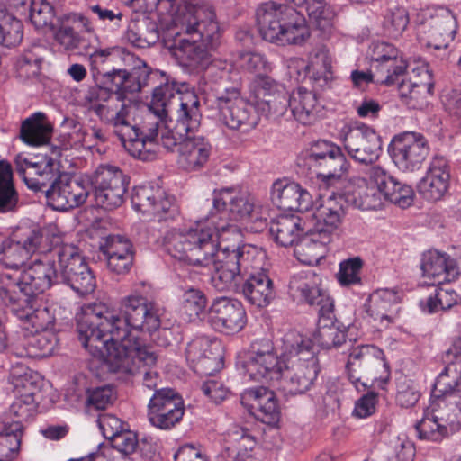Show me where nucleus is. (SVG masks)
<instances>
[{"label": "nucleus", "instance_id": "e433bc0d", "mask_svg": "<svg viewBox=\"0 0 461 461\" xmlns=\"http://www.w3.org/2000/svg\"><path fill=\"white\" fill-rule=\"evenodd\" d=\"M370 183L372 185H368L364 178L354 180L344 195L347 203L363 211L382 208L385 201L384 191L379 185Z\"/></svg>", "mask_w": 461, "mask_h": 461}, {"label": "nucleus", "instance_id": "6ab92c4d", "mask_svg": "<svg viewBox=\"0 0 461 461\" xmlns=\"http://www.w3.org/2000/svg\"><path fill=\"white\" fill-rule=\"evenodd\" d=\"M185 413L182 397L171 388H160L154 392L148 403V420L150 424L162 430L175 428Z\"/></svg>", "mask_w": 461, "mask_h": 461}, {"label": "nucleus", "instance_id": "f257e3e1", "mask_svg": "<svg viewBox=\"0 0 461 461\" xmlns=\"http://www.w3.org/2000/svg\"><path fill=\"white\" fill-rule=\"evenodd\" d=\"M212 206L205 218L190 226L172 228L163 238L166 251L174 258L195 267H209L216 256L218 274L214 279L230 282L240 271L263 257L258 247L242 243L237 221L255 232L267 226L268 210L237 187L215 189Z\"/></svg>", "mask_w": 461, "mask_h": 461}, {"label": "nucleus", "instance_id": "6e6d98bb", "mask_svg": "<svg viewBox=\"0 0 461 461\" xmlns=\"http://www.w3.org/2000/svg\"><path fill=\"white\" fill-rule=\"evenodd\" d=\"M459 390H461V375L455 366L448 365L436 378L431 395L447 398Z\"/></svg>", "mask_w": 461, "mask_h": 461}, {"label": "nucleus", "instance_id": "3c124183", "mask_svg": "<svg viewBox=\"0 0 461 461\" xmlns=\"http://www.w3.org/2000/svg\"><path fill=\"white\" fill-rule=\"evenodd\" d=\"M51 249L58 267L59 281L65 282L77 268L76 258L83 257L80 255L77 247L71 244L55 245Z\"/></svg>", "mask_w": 461, "mask_h": 461}, {"label": "nucleus", "instance_id": "dca6fc26", "mask_svg": "<svg viewBox=\"0 0 461 461\" xmlns=\"http://www.w3.org/2000/svg\"><path fill=\"white\" fill-rule=\"evenodd\" d=\"M306 163L314 168L319 179L330 185L339 180L349 164L340 147L328 140H318L307 151Z\"/></svg>", "mask_w": 461, "mask_h": 461}, {"label": "nucleus", "instance_id": "cd10ccee", "mask_svg": "<svg viewBox=\"0 0 461 461\" xmlns=\"http://www.w3.org/2000/svg\"><path fill=\"white\" fill-rule=\"evenodd\" d=\"M11 307L12 312L22 321L29 331L53 330L55 316L50 309L41 302L38 296L25 297L18 296L14 303H5Z\"/></svg>", "mask_w": 461, "mask_h": 461}, {"label": "nucleus", "instance_id": "7ed1b4c3", "mask_svg": "<svg viewBox=\"0 0 461 461\" xmlns=\"http://www.w3.org/2000/svg\"><path fill=\"white\" fill-rule=\"evenodd\" d=\"M167 44L183 67L205 70L212 75L220 70V78L227 77L226 64L211 59L207 49H215L221 31L212 5L204 0H181L171 15Z\"/></svg>", "mask_w": 461, "mask_h": 461}, {"label": "nucleus", "instance_id": "473e14b6", "mask_svg": "<svg viewBox=\"0 0 461 461\" xmlns=\"http://www.w3.org/2000/svg\"><path fill=\"white\" fill-rule=\"evenodd\" d=\"M366 175L369 181L381 186L385 200L397 204L401 208H407L412 204L414 192L411 186L398 181L384 167L372 166L368 168Z\"/></svg>", "mask_w": 461, "mask_h": 461}, {"label": "nucleus", "instance_id": "c756f323", "mask_svg": "<svg viewBox=\"0 0 461 461\" xmlns=\"http://www.w3.org/2000/svg\"><path fill=\"white\" fill-rule=\"evenodd\" d=\"M42 235L38 229L29 230L18 241L5 238L0 248V263L6 268L18 269L39 250Z\"/></svg>", "mask_w": 461, "mask_h": 461}, {"label": "nucleus", "instance_id": "f8f14e48", "mask_svg": "<svg viewBox=\"0 0 461 461\" xmlns=\"http://www.w3.org/2000/svg\"><path fill=\"white\" fill-rule=\"evenodd\" d=\"M346 371L357 390L365 389L369 382L386 381L389 377L384 353L374 345L353 348L348 355Z\"/></svg>", "mask_w": 461, "mask_h": 461}, {"label": "nucleus", "instance_id": "0e129e2a", "mask_svg": "<svg viewBox=\"0 0 461 461\" xmlns=\"http://www.w3.org/2000/svg\"><path fill=\"white\" fill-rule=\"evenodd\" d=\"M27 15L35 28L40 29L52 23L54 17V9L46 0H32L30 5Z\"/></svg>", "mask_w": 461, "mask_h": 461}, {"label": "nucleus", "instance_id": "f3484780", "mask_svg": "<svg viewBox=\"0 0 461 461\" xmlns=\"http://www.w3.org/2000/svg\"><path fill=\"white\" fill-rule=\"evenodd\" d=\"M429 152L426 138L414 131L395 135L388 145V153L402 172H415L421 168Z\"/></svg>", "mask_w": 461, "mask_h": 461}, {"label": "nucleus", "instance_id": "2f4dec72", "mask_svg": "<svg viewBox=\"0 0 461 461\" xmlns=\"http://www.w3.org/2000/svg\"><path fill=\"white\" fill-rule=\"evenodd\" d=\"M241 403L259 420L275 424L279 420V408L272 391L260 386L246 389L240 395Z\"/></svg>", "mask_w": 461, "mask_h": 461}, {"label": "nucleus", "instance_id": "e2e57ef3", "mask_svg": "<svg viewBox=\"0 0 461 461\" xmlns=\"http://www.w3.org/2000/svg\"><path fill=\"white\" fill-rule=\"evenodd\" d=\"M122 55H123L124 61H131L134 59L131 53L126 52L119 47L98 49L95 50L89 57L93 76L95 77L99 75L104 76L106 71H104L101 66L108 60L119 58Z\"/></svg>", "mask_w": 461, "mask_h": 461}, {"label": "nucleus", "instance_id": "6e6552de", "mask_svg": "<svg viewBox=\"0 0 461 461\" xmlns=\"http://www.w3.org/2000/svg\"><path fill=\"white\" fill-rule=\"evenodd\" d=\"M59 272L52 249L35 253L30 265L19 277L0 274V300L3 303H14L19 290L25 297L38 296L59 283Z\"/></svg>", "mask_w": 461, "mask_h": 461}, {"label": "nucleus", "instance_id": "412c9836", "mask_svg": "<svg viewBox=\"0 0 461 461\" xmlns=\"http://www.w3.org/2000/svg\"><path fill=\"white\" fill-rule=\"evenodd\" d=\"M164 74L158 70H151L144 62L139 60V65L135 66L131 72L125 69H113L111 72H105L104 77L105 81L111 83V90L117 95L118 100L126 102L128 94H134L141 91L147 86L153 85Z\"/></svg>", "mask_w": 461, "mask_h": 461}, {"label": "nucleus", "instance_id": "4468645a", "mask_svg": "<svg viewBox=\"0 0 461 461\" xmlns=\"http://www.w3.org/2000/svg\"><path fill=\"white\" fill-rule=\"evenodd\" d=\"M202 113L200 112V101L194 93H186L180 98V108L176 111V124L174 129L165 125L166 119H161V125L158 130V135L154 139V156L155 148L158 141L160 134V143L167 149H173L175 147H180L181 141L189 132L197 130L200 126Z\"/></svg>", "mask_w": 461, "mask_h": 461}, {"label": "nucleus", "instance_id": "4d7b16f0", "mask_svg": "<svg viewBox=\"0 0 461 461\" xmlns=\"http://www.w3.org/2000/svg\"><path fill=\"white\" fill-rule=\"evenodd\" d=\"M410 23L408 11L402 6H395L387 11L383 22L384 33L393 39L400 38Z\"/></svg>", "mask_w": 461, "mask_h": 461}, {"label": "nucleus", "instance_id": "39448f33", "mask_svg": "<svg viewBox=\"0 0 461 461\" xmlns=\"http://www.w3.org/2000/svg\"><path fill=\"white\" fill-rule=\"evenodd\" d=\"M16 170L30 189L44 191L49 203L56 211H68L82 205L90 194L88 181L67 174L57 178L54 161L47 156L17 155Z\"/></svg>", "mask_w": 461, "mask_h": 461}, {"label": "nucleus", "instance_id": "a19ab883", "mask_svg": "<svg viewBox=\"0 0 461 461\" xmlns=\"http://www.w3.org/2000/svg\"><path fill=\"white\" fill-rule=\"evenodd\" d=\"M281 349L284 364L298 358L300 361L317 358L312 340L296 330H289L283 336Z\"/></svg>", "mask_w": 461, "mask_h": 461}, {"label": "nucleus", "instance_id": "09e8293b", "mask_svg": "<svg viewBox=\"0 0 461 461\" xmlns=\"http://www.w3.org/2000/svg\"><path fill=\"white\" fill-rule=\"evenodd\" d=\"M23 435V425L21 421H10L6 418L0 430V455L14 458L20 450Z\"/></svg>", "mask_w": 461, "mask_h": 461}, {"label": "nucleus", "instance_id": "13d9d810", "mask_svg": "<svg viewBox=\"0 0 461 461\" xmlns=\"http://www.w3.org/2000/svg\"><path fill=\"white\" fill-rule=\"evenodd\" d=\"M14 400L9 409V419L10 421H23L28 420L33 417L38 408V396L14 395Z\"/></svg>", "mask_w": 461, "mask_h": 461}, {"label": "nucleus", "instance_id": "a18cd8bd", "mask_svg": "<svg viewBox=\"0 0 461 461\" xmlns=\"http://www.w3.org/2000/svg\"><path fill=\"white\" fill-rule=\"evenodd\" d=\"M51 126L43 113L38 112L25 119L21 125L20 138L32 146H41L49 142Z\"/></svg>", "mask_w": 461, "mask_h": 461}, {"label": "nucleus", "instance_id": "37998d69", "mask_svg": "<svg viewBox=\"0 0 461 461\" xmlns=\"http://www.w3.org/2000/svg\"><path fill=\"white\" fill-rule=\"evenodd\" d=\"M420 268L423 276L442 283L449 280V276L455 273L456 264L446 253L435 250L423 255Z\"/></svg>", "mask_w": 461, "mask_h": 461}, {"label": "nucleus", "instance_id": "f03ea898", "mask_svg": "<svg viewBox=\"0 0 461 461\" xmlns=\"http://www.w3.org/2000/svg\"><path fill=\"white\" fill-rule=\"evenodd\" d=\"M78 339L94 357H104L112 373L143 374V386L158 390L159 376L153 370L158 356L140 334L156 331L161 324L154 303L139 294L120 302V312L104 303L83 308L77 315Z\"/></svg>", "mask_w": 461, "mask_h": 461}, {"label": "nucleus", "instance_id": "ddd939ff", "mask_svg": "<svg viewBox=\"0 0 461 461\" xmlns=\"http://www.w3.org/2000/svg\"><path fill=\"white\" fill-rule=\"evenodd\" d=\"M340 140L348 156L357 163L373 165L383 152V140L375 130L358 121L345 124Z\"/></svg>", "mask_w": 461, "mask_h": 461}, {"label": "nucleus", "instance_id": "4be33fe9", "mask_svg": "<svg viewBox=\"0 0 461 461\" xmlns=\"http://www.w3.org/2000/svg\"><path fill=\"white\" fill-rule=\"evenodd\" d=\"M185 357L194 371L201 376L212 377L223 366L221 343L216 339H194L186 347Z\"/></svg>", "mask_w": 461, "mask_h": 461}, {"label": "nucleus", "instance_id": "4c0bfd02", "mask_svg": "<svg viewBox=\"0 0 461 461\" xmlns=\"http://www.w3.org/2000/svg\"><path fill=\"white\" fill-rule=\"evenodd\" d=\"M332 240L330 236H326L309 226L296 243L294 255L303 264H318L325 257L326 247Z\"/></svg>", "mask_w": 461, "mask_h": 461}, {"label": "nucleus", "instance_id": "0eeeda50", "mask_svg": "<svg viewBox=\"0 0 461 461\" xmlns=\"http://www.w3.org/2000/svg\"><path fill=\"white\" fill-rule=\"evenodd\" d=\"M321 277L313 271L300 272L289 283L292 297L299 303L319 307L315 340L326 349L339 348L347 344V330L336 318L334 301L321 287Z\"/></svg>", "mask_w": 461, "mask_h": 461}, {"label": "nucleus", "instance_id": "b1692460", "mask_svg": "<svg viewBox=\"0 0 461 461\" xmlns=\"http://www.w3.org/2000/svg\"><path fill=\"white\" fill-rule=\"evenodd\" d=\"M207 321L214 330L234 334L245 327L247 313L239 300L221 296L215 298L210 305Z\"/></svg>", "mask_w": 461, "mask_h": 461}, {"label": "nucleus", "instance_id": "680f3d73", "mask_svg": "<svg viewBox=\"0 0 461 461\" xmlns=\"http://www.w3.org/2000/svg\"><path fill=\"white\" fill-rule=\"evenodd\" d=\"M415 430L418 438L421 440L440 441L450 433L444 425H441L437 420L426 415L415 424Z\"/></svg>", "mask_w": 461, "mask_h": 461}, {"label": "nucleus", "instance_id": "c9c22d12", "mask_svg": "<svg viewBox=\"0 0 461 461\" xmlns=\"http://www.w3.org/2000/svg\"><path fill=\"white\" fill-rule=\"evenodd\" d=\"M228 444L219 456L222 461H246L251 457L257 440L249 429L234 425L226 433Z\"/></svg>", "mask_w": 461, "mask_h": 461}, {"label": "nucleus", "instance_id": "052dcab7", "mask_svg": "<svg viewBox=\"0 0 461 461\" xmlns=\"http://www.w3.org/2000/svg\"><path fill=\"white\" fill-rule=\"evenodd\" d=\"M207 304L206 297L199 289L190 288L183 294L182 311L187 315L188 321H194L204 313Z\"/></svg>", "mask_w": 461, "mask_h": 461}, {"label": "nucleus", "instance_id": "338daca9", "mask_svg": "<svg viewBox=\"0 0 461 461\" xmlns=\"http://www.w3.org/2000/svg\"><path fill=\"white\" fill-rule=\"evenodd\" d=\"M114 399V389L111 385L91 388L86 391V406L88 410H104Z\"/></svg>", "mask_w": 461, "mask_h": 461}, {"label": "nucleus", "instance_id": "72a5a7b5", "mask_svg": "<svg viewBox=\"0 0 461 461\" xmlns=\"http://www.w3.org/2000/svg\"><path fill=\"white\" fill-rule=\"evenodd\" d=\"M272 202L280 209L306 212L313 205L312 195L294 182L276 181L271 190Z\"/></svg>", "mask_w": 461, "mask_h": 461}, {"label": "nucleus", "instance_id": "aec40b11", "mask_svg": "<svg viewBox=\"0 0 461 461\" xmlns=\"http://www.w3.org/2000/svg\"><path fill=\"white\" fill-rule=\"evenodd\" d=\"M220 120L232 131L248 132L258 123L256 108L240 96V92L228 89L217 98Z\"/></svg>", "mask_w": 461, "mask_h": 461}, {"label": "nucleus", "instance_id": "a878e982", "mask_svg": "<svg viewBox=\"0 0 461 461\" xmlns=\"http://www.w3.org/2000/svg\"><path fill=\"white\" fill-rule=\"evenodd\" d=\"M319 372L318 358L293 359L290 364H284L282 377L277 382L279 389L291 395L303 394L313 385Z\"/></svg>", "mask_w": 461, "mask_h": 461}, {"label": "nucleus", "instance_id": "bb28decb", "mask_svg": "<svg viewBox=\"0 0 461 461\" xmlns=\"http://www.w3.org/2000/svg\"><path fill=\"white\" fill-rule=\"evenodd\" d=\"M450 181L449 161L442 156H435L418 183V192L425 200L437 202L448 193Z\"/></svg>", "mask_w": 461, "mask_h": 461}, {"label": "nucleus", "instance_id": "9d476101", "mask_svg": "<svg viewBox=\"0 0 461 461\" xmlns=\"http://www.w3.org/2000/svg\"><path fill=\"white\" fill-rule=\"evenodd\" d=\"M283 367V361L267 338L255 339L237 361V368L246 382L277 383L282 377Z\"/></svg>", "mask_w": 461, "mask_h": 461}, {"label": "nucleus", "instance_id": "8fccbe9b", "mask_svg": "<svg viewBox=\"0 0 461 461\" xmlns=\"http://www.w3.org/2000/svg\"><path fill=\"white\" fill-rule=\"evenodd\" d=\"M75 263H77V268L65 280V283L80 295L92 293L95 287V277L91 269L84 258H77Z\"/></svg>", "mask_w": 461, "mask_h": 461}, {"label": "nucleus", "instance_id": "1a4fd4ad", "mask_svg": "<svg viewBox=\"0 0 461 461\" xmlns=\"http://www.w3.org/2000/svg\"><path fill=\"white\" fill-rule=\"evenodd\" d=\"M266 258L263 251V257L247 268L240 267L239 273L233 276L230 282H221L214 279L218 274L216 265V256H213L210 261L212 273L210 284L219 292L237 291L252 305L258 308L267 306L275 297V289L273 282L263 268V261Z\"/></svg>", "mask_w": 461, "mask_h": 461}, {"label": "nucleus", "instance_id": "393cba45", "mask_svg": "<svg viewBox=\"0 0 461 461\" xmlns=\"http://www.w3.org/2000/svg\"><path fill=\"white\" fill-rule=\"evenodd\" d=\"M371 67L378 77L376 83L393 85L399 76L403 75L408 64L399 50L391 43L375 41L370 46Z\"/></svg>", "mask_w": 461, "mask_h": 461}, {"label": "nucleus", "instance_id": "20e7f679", "mask_svg": "<svg viewBox=\"0 0 461 461\" xmlns=\"http://www.w3.org/2000/svg\"><path fill=\"white\" fill-rule=\"evenodd\" d=\"M305 5L319 27L330 24L335 14L325 0H276L260 5L256 12L262 38L278 44H303L310 36L303 15L296 9Z\"/></svg>", "mask_w": 461, "mask_h": 461}, {"label": "nucleus", "instance_id": "603ef678", "mask_svg": "<svg viewBox=\"0 0 461 461\" xmlns=\"http://www.w3.org/2000/svg\"><path fill=\"white\" fill-rule=\"evenodd\" d=\"M459 300L456 292L451 287L439 286L435 293L420 302L422 312L434 313L438 311H445L456 305Z\"/></svg>", "mask_w": 461, "mask_h": 461}, {"label": "nucleus", "instance_id": "ea45409f", "mask_svg": "<svg viewBox=\"0 0 461 461\" xmlns=\"http://www.w3.org/2000/svg\"><path fill=\"white\" fill-rule=\"evenodd\" d=\"M290 110L297 122L309 125L318 120L322 106L313 92L299 87L290 95Z\"/></svg>", "mask_w": 461, "mask_h": 461}, {"label": "nucleus", "instance_id": "58836bf2", "mask_svg": "<svg viewBox=\"0 0 461 461\" xmlns=\"http://www.w3.org/2000/svg\"><path fill=\"white\" fill-rule=\"evenodd\" d=\"M399 299L398 292L393 289H377L369 295L366 312L382 326L388 327L396 318Z\"/></svg>", "mask_w": 461, "mask_h": 461}, {"label": "nucleus", "instance_id": "9b49d317", "mask_svg": "<svg viewBox=\"0 0 461 461\" xmlns=\"http://www.w3.org/2000/svg\"><path fill=\"white\" fill-rule=\"evenodd\" d=\"M419 42L427 48L447 49L455 39L457 21L444 6L430 5L419 10L414 19Z\"/></svg>", "mask_w": 461, "mask_h": 461}, {"label": "nucleus", "instance_id": "c85d7f7f", "mask_svg": "<svg viewBox=\"0 0 461 461\" xmlns=\"http://www.w3.org/2000/svg\"><path fill=\"white\" fill-rule=\"evenodd\" d=\"M58 337L54 330L23 331L12 343V352L18 357L41 358L50 356L58 345Z\"/></svg>", "mask_w": 461, "mask_h": 461}, {"label": "nucleus", "instance_id": "f704fd0d", "mask_svg": "<svg viewBox=\"0 0 461 461\" xmlns=\"http://www.w3.org/2000/svg\"><path fill=\"white\" fill-rule=\"evenodd\" d=\"M186 93H194L193 91H181L176 86V83L169 82L167 79L165 83L157 86L152 93L150 104L149 105L148 115H152L158 119V126L153 131L152 141L154 142L155 137L158 135V130L161 125V119H166L172 109V106L176 103L178 109L180 108V98Z\"/></svg>", "mask_w": 461, "mask_h": 461}, {"label": "nucleus", "instance_id": "774afa93", "mask_svg": "<svg viewBox=\"0 0 461 461\" xmlns=\"http://www.w3.org/2000/svg\"><path fill=\"white\" fill-rule=\"evenodd\" d=\"M238 66L243 70L258 74L267 73L272 70V64L266 57L258 52H241L237 60Z\"/></svg>", "mask_w": 461, "mask_h": 461}, {"label": "nucleus", "instance_id": "a211bd4d", "mask_svg": "<svg viewBox=\"0 0 461 461\" xmlns=\"http://www.w3.org/2000/svg\"><path fill=\"white\" fill-rule=\"evenodd\" d=\"M131 204L136 212L158 221L174 219L178 214L175 199L159 186L149 185L134 187Z\"/></svg>", "mask_w": 461, "mask_h": 461}, {"label": "nucleus", "instance_id": "5fc2aeb1", "mask_svg": "<svg viewBox=\"0 0 461 461\" xmlns=\"http://www.w3.org/2000/svg\"><path fill=\"white\" fill-rule=\"evenodd\" d=\"M42 52H44L42 47L33 46L26 50L17 59L16 70L21 79L36 77L40 74L43 60Z\"/></svg>", "mask_w": 461, "mask_h": 461}, {"label": "nucleus", "instance_id": "bf43d9fd", "mask_svg": "<svg viewBox=\"0 0 461 461\" xmlns=\"http://www.w3.org/2000/svg\"><path fill=\"white\" fill-rule=\"evenodd\" d=\"M424 411L426 415L432 417L441 425H444L447 430H452L455 418L454 408L447 402V398L433 397L431 395L429 404Z\"/></svg>", "mask_w": 461, "mask_h": 461}, {"label": "nucleus", "instance_id": "79ce46f5", "mask_svg": "<svg viewBox=\"0 0 461 461\" xmlns=\"http://www.w3.org/2000/svg\"><path fill=\"white\" fill-rule=\"evenodd\" d=\"M307 229L294 215H280L271 221L269 231L276 243L283 247L296 245Z\"/></svg>", "mask_w": 461, "mask_h": 461}, {"label": "nucleus", "instance_id": "864d4df0", "mask_svg": "<svg viewBox=\"0 0 461 461\" xmlns=\"http://www.w3.org/2000/svg\"><path fill=\"white\" fill-rule=\"evenodd\" d=\"M23 39V25L14 14L0 9V45L7 48L18 45Z\"/></svg>", "mask_w": 461, "mask_h": 461}, {"label": "nucleus", "instance_id": "c03bdc74", "mask_svg": "<svg viewBox=\"0 0 461 461\" xmlns=\"http://www.w3.org/2000/svg\"><path fill=\"white\" fill-rule=\"evenodd\" d=\"M9 384L14 395L39 396L41 381L39 374L33 372L23 365H15L12 367L9 375Z\"/></svg>", "mask_w": 461, "mask_h": 461}, {"label": "nucleus", "instance_id": "423d86ee", "mask_svg": "<svg viewBox=\"0 0 461 461\" xmlns=\"http://www.w3.org/2000/svg\"><path fill=\"white\" fill-rule=\"evenodd\" d=\"M95 95L97 101L90 104L89 110L101 122L113 127L114 133L131 156L143 161L151 159L154 156L152 136L158 119L152 115L145 116L141 125L137 127L129 120L131 105L118 100L107 86L98 87Z\"/></svg>", "mask_w": 461, "mask_h": 461}, {"label": "nucleus", "instance_id": "69168bd1", "mask_svg": "<svg viewBox=\"0 0 461 461\" xmlns=\"http://www.w3.org/2000/svg\"><path fill=\"white\" fill-rule=\"evenodd\" d=\"M418 76L421 77L420 81H413V86L407 104L411 108H417L420 101L423 100L425 95L430 94L433 87L431 74L428 67L423 66L418 68Z\"/></svg>", "mask_w": 461, "mask_h": 461}, {"label": "nucleus", "instance_id": "49530a36", "mask_svg": "<svg viewBox=\"0 0 461 461\" xmlns=\"http://www.w3.org/2000/svg\"><path fill=\"white\" fill-rule=\"evenodd\" d=\"M127 25L122 33L124 41L137 48H147L155 44L158 39V31L155 25H152L147 32H143L141 23L144 18L139 14H132L126 15Z\"/></svg>", "mask_w": 461, "mask_h": 461}, {"label": "nucleus", "instance_id": "de8ad7c7", "mask_svg": "<svg viewBox=\"0 0 461 461\" xmlns=\"http://www.w3.org/2000/svg\"><path fill=\"white\" fill-rule=\"evenodd\" d=\"M18 203L19 194L14 184L11 165L0 161V213L14 212Z\"/></svg>", "mask_w": 461, "mask_h": 461}, {"label": "nucleus", "instance_id": "7c9ffc66", "mask_svg": "<svg viewBox=\"0 0 461 461\" xmlns=\"http://www.w3.org/2000/svg\"><path fill=\"white\" fill-rule=\"evenodd\" d=\"M212 146L203 136H186L178 148L177 165L186 172L203 169L212 156Z\"/></svg>", "mask_w": 461, "mask_h": 461}, {"label": "nucleus", "instance_id": "5701e85b", "mask_svg": "<svg viewBox=\"0 0 461 461\" xmlns=\"http://www.w3.org/2000/svg\"><path fill=\"white\" fill-rule=\"evenodd\" d=\"M344 195L332 194L319 196L308 212H311L312 228L333 239L346 215Z\"/></svg>", "mask_w": 461, "mask_h": 461}, {"label": "nucleus", "instance_id": "2eb2a0df", "mask_svg": "<svg viewBox=\"0 0 461 461\" xmlns=\"http://www.w3.org/2000/svg\"><path fill=\"white\" fill-rule=\"evenodd\" d=\"M95 205L107 211L121 206L129 179L122 170L113 165H100L88 181Z\"/></svg>", "mask_w": 461, "mask_h": 461}]
</instances>
